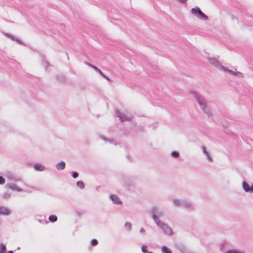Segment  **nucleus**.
<instances>
[{
  "instance_id": "1",
  "label": "nucleus",
  "mask_w": 253,
  "mask_h": 253,
  "mask_svg": "<svg viewBox=\"0 0 253 253\" xmlns=\"http://www.w3.org/2000/svg\"><path fill=\"white\" fill-rule=\"evenodd\" d=\"M191 93L194 96L196 101L199 104L200 108L203 110L204 113L207 114L209 117L211 116L212 113L210 111V108L208 107L207 105V101L204 97L195 90H192Z\"/></svg>"
},
{
  "instance_id": "2",
  "label": "nucleus",
  "mask_w": 253,
  "mask_h": 253,
  "mask_svg": "<svg viewBox=\"0 0 253 253\" xmlns=\"http://www.w3.org/2000/svg\"><path fill=\"white\" fill-rule=\"evenodd\" d=\"M150 212L152 217L155 223H160L161 221L159 217L163 216L164 213L163 211L159 210L158 207L154 206L152 208Z\"/></svg>"
},
{
  "instance_id": "3",
  "label": "nucleus",
  "mask_w": 253,
  "mask_h": 253,
  "mask_svg": "<svg viewBox=\"0 0 253 253\" xmlns=\"http://www.w3.org/2000/svg\"><path fill=\"white\" fill-rule=\"evenodd\" d=\"M156 225L159 227L164 232L165 234L168 235H172V229L169 226V225L164 223L163 221H160V223H156Z\"/></svg>"
},
{
  "instance_id": "4",
  "label": "nucleus",
  "mask_w": 253,
  "mask_h": 253,
  "mask_svg": "<svg viewBox=\"0 0 253 253\" xmlns=\"http://www.w3.org/2000/svg\"><path fill=\"white\" fill-rule=\"evenodd\" d=\"M209 61L210 63L215 67H217L218 69H220L225 71L226 70V68L220 64L219 61L214 57H210L209 58Z\"/></svg>"
},
{
  "instance_id": "5",
  "label": "nucleus",
  "mask_w": 253,
  "mask_h": 253,
  "mask_svg": "<svg viewBox=\"0 0 253 253\" xmlns=\"http://www.w3.org/2000/svg\"><path fill=\"white\" fill-rule=\"evenodd\" d=\"M242 188L246 192L253 193V183L250 185L245 181L242 182Z\"/></svg>"
},
{
  "instance_id": "6",
  "label": "nucleus",
  "mask_w": 253,
  "mask_h": 253,
  "mask_svg": "<svg viewBox=\"0 0 253 253\" xmlns=\"http://www.w3.org/2000/svg\"><path fill=\"white\" fill-rule=\"evenodd\" d=\"M86 64L88 65L89 67H91L93 69H94L97 72H98L103 78L104 79L107 80L109 81H110L111 80L109 78L107 77L98 68H97L96 66L89 63H86Z\"/></svg>"
},
{
  "instance_id": "7",
  "label": "nucleus",
  "mask_w": 253,
  "mask_h": 253,
  "mask_svg": "<svg viewBox=\"0 0 253 253\" xmlns=\"http://www.w3.org/2000/svg\"><path fill=\"white\" fill-rule=\"evenodd\" d=\"M116 113L122 122L129 121L131 119V117H127L125 114L122 113L118 109H116Z\"/></svg>"
},
{
  "instance_id": "8",
  "label": "nucleus",
  "mask_w": 253,
  "mask_h": 253,
  "mask_svg": "<svg viewBox=\"0 0 253 253\" xmlns=\"http://www.w3.org/2000/svg\"><path fill=\"white\" fill-rule=\"evenodd\" d=\"M11 212V210L4 206H0V215H8Z\"/></svg>"
},
{
  "instance_id": "9",
  "label": "nucleus",
  "mask_w": 253,
  "mask_h": 253,
  "mask_svg": "<svg viewBox=\"0 0 253 253\" xmlns=\"http://www.w3.org/2000/svg\"><path fill=\"white\" fill-rule=\"evenodd\" d=\"M6 187L12 190H15L18 192H21L23 189L18 186L15 184L10 183L6 184Z\"/></svg>"
},
{
  "instance_id": "10",
  "label": "nucleus",
  "mask_w": 253,
  "mask_h": 253,
  "mask_svg": "<svg viewBox=\"0 0 253 253\" xmlns=\"http://www.w3.org/2000/svg\"><path fill=\"white\" fill-rule=\"evenodd\" d=\"M110 198L115 204L120 205L122 204V201L117 195H111L110 196Z\"/></svg>"
},
{
  "instance_id": "11",
  "label": "nucleus",
  "mask_w": 253,
  "mask_h": 253,
  "mask_svg": "<svg viewBox=\"0 0 253 253\" xmlns=\"http://www.w3.org/2000/svg\"><path fill=\"white\" fill-rule=\"evenodd\" d=\"M6 36L7 37L10 38L11 39V40H12L13 41H15L17 43H18L20 45H25V43L22 42L20 39H19L18 38H17L16 37H15L13 35H10L9 34H6Z\"/></svg>"
},
{
  "instance_id": "12",
  "label": "nucleus",
  "mask_w": 253,
  "mask_h": 253,
  "mask_svg": "<svg viewBox=\"0 0 253 253\" xmlns=\"http://www.w3.org/2000/svg\"><path fill=\"white\" fill-rule=\"evenodd\" d=\"M225 72H227L229 73L230 74L232 75L236 76L239 78H242L243 77V75L241 72L237 71V72H234L230 69H226L225 70Z\"/></svg>"
},
{
  "instance_id": "13",
  "label": "nucleus",
  "mask_w": 253,
  "mask_h": 253,
  "mask_svg": "<svg viewBox=\"0 0 253 253\" xmlns=\"http://www.w3.org/2000/svg\"><path fill=\"white\" fill-rule=\"evenodd\" d=\"M202 11L201 9L198 6H195L194 8H192L191 9V13L193 15L195 16L196 17H198L199 15V13Z\"/></svg>"
},
{
  "instance_id": "14",
  "label": "nucleus",
  "mask_w": 253,
  "mask_h": 253,
  "mask_svg": "<svg viewBox=\"0 0 253 253\" xmlns=\"http://www.w3.org/2000/svg\"><path fill=\"white\" fill-rule=\"evenodd\" d=\"M182 206H183V207L187 209H192V205L191 203L186 200H182Z\"/></svg>"
},
{
  "instance_id": "15",
  "label": "nucleus",
  "mask_w": 253,
  "mask_h": 253,
  "mask_svg": "<svg viewBox=\"0 0 253 253\" xmlns=\"http://www.w3.org/2000/svg\"><path fill=\"white\" fill-rule=\"evenodd\" d=\"M66 164L64 161H61L56 165V168L58 170H63L65 168Z\"/></svg>"
},
{
  "instance_id": "16",
  "label": "nucleus",
  "mask_w": 253,
  "mask_h": 253,
  "mask_svg": "<svg viewBox=\"0 0 253 253\" xmlns=\"http://www.w3.org/2000/svg\"><path fill=\"white\" fill-rule=\"evenodd\" d=\"M8 179L13 181L15 182L20 181L21 179L19 178H17L15 175L11 173H8L6 175Z\"/></svg>"
},
{
  "instance_id": "17",
  "label": "nucleus",
  "mask_w": 253,
  "mask_h": 253,
  "mask_svg": "<svg viewBox=\"0 0 253 253\" xmlns=\"http://www.w3.org/2000/svg\"><path fill=\"white\" fill-rule=\"evenodd\" d=\"M202 149L204 154L206 156L207 159L210 162H212V159L210 156V153L207 151L206 148L205 146H202Z\"/></svg>"
},
{
  "instance_id": "18",
  "label": "nucleus",
  "mask_w": 253,
  "mask_h": 253,
  "mask_svg": "<svg viewBox=\"0 0 253 253\" xmlns=\"http://www.w3.org/2000/svg\"><path fill=\"white\" fill-rule=\"evenodd\" d=\"M34 168L38 171H43L45 169L44 167L39 163L35 164L34 166Z\"/></svg>"
},
{
  "instance_id": "19",
  "label": "nucleus",
  "mask_w": 253,
  "mask_h": 253,
  "mask_svg": "<svg viewBox=\"0 0 253 253\" xmlns=\"http://www.w3.org/2000/svg\"><path fill=\"white\" fill-rule=\"evenodd\" d=\"M197 18L199 19H201L204 21L208 19V16L206 15L202 11L199 13V15Z\"/></svg>"
},
{
  "instance_id": "20",
  "label": "nucleus",
  "mask_w": 253,
  "mask_h": 253,
  "mask_svg": "<svg viewBox=\"0 0 253 253\" xmlns=\"http://www.w3.org/2000/svg\"><path fill=\"white\" fill-rule=\"evenodd\" d=\"M57 80L62 83H65L66 81V77L64 75H59L56 77Z\"/></svg>"
},
{
  "instance_id": "21",
  "label": "nucleus",
  "mask_w": 253,
  "mask_h": 253,
  "mask_svg": "<svg viewBox=\"0 0 253 253\" xmlns=\"http://www.w3.org/2000/svg\"><path fill=\"white\" fill-rule=\"evenodd\" d=\"M35 219L42 224H46L48 223V221H46L44 218L41 219L38 216H35Z\"/></svg>"
},
{
  "instance_id": "22",
  "label": "nucleus",
  "mask_w": 253,
  "mask_h": 253,
  "mask_svg": "<svg viewBox=\"0 0 253 253\" xmlns=\"http://www.w3.org/2000/svg\"><path fill=\"white\" fill-rule=\"evenodd\" d=\"M6 246L3 243H1L0 244V253H6Z\"/></svg>"
},
{
  "instance_id": "23",
  "label": "nucleus",
  "mask_w": 253,
  "mask_h": 253,
  "mask_svg": "<svg viewBox=\"0 0 253 253\" xmlns=\"http://www.w3.org/2000/svg\"><path fill=\"white\" fill-rule=\"evenodd\" d=\"M48 220L51 222H55L57 220V217L55 215H51L49 216Z\"/></svg>"
},
{
  "instance_id": "24",
  "label": "nucleus",
  "mask_w": 253,
  "mask_h": 253,
  "mask_svg": "<svg viewBox=\"0 0 253 253\" xmlns=\"http://www.w3.org/2000/svg\"><path fill=\"white\" fill-rule=\"evenodd\" d=\"M101 138L104 139L105 141H108L111 144L116 145V143H115V140L114 139H108L105 137L102 136Z\"/></svg>"
},
{
  "instance_id": "25",
  "label": "nucleus",
  "mask_w": 253,
  "mask_h": 253,
  "mask_svg": "<svg viewBox=\"0 0 253 253\" xmlns=\"http://www.w3.org/2000/svg\"><path fill=\"white\" fill-rule=\"evenodd\" d=\"M162 252L163 253H171L170 250L165 246L162 247Z\"/></svg>"
},
{
  "instance_id": "26",
  "label": "nucleus",
  "mask_w": 253,
  "mask_h": 253,
  "mask_svg": "<svg viewBox=\"0 0 253 253\" xmlns=\"http://www.w3.org/2000/svg\"><path fill=\"white\" fill-rule=\"evenodd\" d=\"M173 203L176 206H182V200L180 201L178 199H174L173 200Z\"/></svg>"
},
{
  "instance_id": "27",
  "label": "nucleus",
  "mask_w": 253,
  "mask_h": 253,
  "mask_svg": "<svg viewBox=\"0 0 253 253\" xmlns=\"http://www.w3.org/2000/svg\"><path fill=\"white\" fill-rule=\"evenodd\" d=\"M170 156L174 158H178L179 157V153L177 151H174L171 153Z\"/></svg>"
},
{
  "instance_id": "28",
  "label": "nucleus",
  "mask_w": 253,
  "mask_h": 253,
  "mask_svg": "<svg viewBox=\"0 0 253 253\" xmlns=\"http://www.w3.org/2000/svg\"><path fill=\"white\" fill-rule=\"evenodd\" d=\"M226 253H244V252L235 249L229 250Z\"/></svg>"
},
{
  "instance_id": "29",
  "label": "nucleus",
  "mask_w": 253,
  "mask_h": 253,
  "mask_svg": "<svg viewBox=\"0 0 253 253\" xmlns=\"http://www.w3.org/2000/svg\"><path fill=\"white\" fill-rule=\"evenodd\" d=\"M77 185L78 187L80 188L81 189H83L84 188V182L82 181H79L77 182Z\"/></svg>"
},
{
  "instance_id": "30",
  "label": "nucleus",
  "mask_w": 253,
  "mask_h": 253,
  "mask_svg": "<svg viewBox=\"0 0 253 253\" xmlns=\"http://www.w3.org/2000/svg\"><path fill=\"white\" fill-rule=\"evenodd\" d=\"M98 244V242L97 240H96V239H93L90 241V244L92 246H95L97 245Z\"/></svg>"
},
{
  "instance_id": "31",
  "label": "nucleus",
  "mask_w": 253,
  "mask_h": 253,
  "mask_svg": "<svg viewBox=\"0 0 253 253\" xmlns=\"http://www.w3.org/2000/svg\"><path fill=\"white\" fill-rule=\"evenodd\" d=\"M131 226H132V224L129 222H126L125 223V227L128 228V231H130L131 230Z\"/></svg>"
},
{
  "instance_id": "32",
  "label": "nucleus",
  "mask_w": 253,
  "mask_h": 253,
  "mask_svg": "<svg viewBox=\"0 0 253 253\" xmlns=\"http://www.w3.org/2000/svg\"><path fill=\"white\" fill-rule=\"evenodd\" d=\"M147 246L143 245L141 247V251L143 253H147L148 252L147 250Z\"/></svg>"
},
{
  "instance_id": "33",
  "label": "nucleus",
  "mask_w": 253,
  "mask_h": 253,
  "mask_svg": "<svg viewBox=\"0 0 253 253\" xmlns=\"http://www.w3.org/2000/svg\"><path fill=\"white\" fill-rule=\"evenodd\" d=\"M11 197V194L8 193H5L3 195V198L5 199H9Z\"/></svg>"
},
{
  "instance_id": "34",
  "label": "nucleus",
  "mask_w": 253,
  "mask_h": 253,
  "mask_svg": "<svg viewBox=\"0 0 253 253\" xmlns=\"http://www.w3.org/2000/svg\"><path fill=\"white\" fill-rule=\"evenodd\" d=\"M72 176L74 178H76L79 176V173L76 171H74L72 173Z\"/></svg>"
},
{
  "instance_id": "35",
  "label": "nucleus",
  "mask_w": 253,
  "mask_h": 253,
  "mask_svg": "<svg viewBox=\"0 0 253 253\" xmlns=\"http://www.w3.org/2000/svg\"><path fill=\"white\" fill-rule=\"evenodd\" d=\"M5 181V179L2 176H0V184H4Z\"/></svg>"
},
{
  "instance_id": "36",
  "label": "nucleus",
  "mask_w": 253,
  "mask_h": 253,
  "mask_svg": "<svg viewBox=\"0 0 253 253\" xmlns=\"http://www.w3.org/2000/svg\"><path fill=\"white\" fill-rule=\"evenodd\" d=\"M42 63L45 68H47L49 66V63L47 61H42Z\"/></svg>"
},
{
  "instance_id": "37",
  "label": "nucleus",
  "mask_w": 253,
  "mask_h": 253,
  "mask_svg": "<svg viewBox=\"0 0 253 253\" xmlns=\"http://www.w3.org/2000/svg\"><path fill=\"white\" fill-rule=\"evenodd\" d=\"M145 232V229L143 228H141L140 230V232L141 233H144Z\"/></svg>"
},
{
  "instance_id": "38",
  "label": "nucleus",
  "mask_w": 253,
  "mask_h": 253,
  "mask_svg": "<svg viewBox=\"0 0 253 253\" xmlns=\"http://www.w3.org/2000/svg\"><path fill=\"white\" fill-rule=\"evenodd\" d=\"M77 214L79 215V216H80L81 215V214L79 212H77Z\"/></svg>"
},
{
  "instance_id": "39",
  "label": "nucleus",
  "mask_w": 253,
  "mask_h": 253,
  "mask_svg": "<svg viewBox=\"0 0 253 253\" xmlns=\"http://www.w3.org/2000/svg\"><path fill=\"white\" fill-rule=\"evenodd\" d=\"M126 157L127 158V159H128L129 161H130V158H129V156H128V155L126 156Z\"/></svg>"
},
{
  "instance_id": "40",
  "label": "nucleus",
  "mask_w": 253,
  "mask_h": 253,
  "mask_svg": "<svg viewBox=\"0 0 253 253\" xmlns=\"http://www.w3.org/2000/svg\"><path fill=\"white\" fill-rule=\"evenodd\" d=\"M147 253H153V252H148Z\"/></svg>"
},
{
  "instance_id": "41",
  "label": "nucleus",
  "mask_w": 253,
  "mask_h": 253,
  "mask_svg": "<svg viewBox=\"0 0 253 253\" xmlns=\"http://www.w3.org/2000/svg\"><path fill=\"white\" fill-rule=\"evenodd\" d=\"M19 249H20V247H18L17 250H19Z\"/></svg>"
}]
</instances>
